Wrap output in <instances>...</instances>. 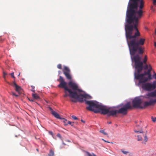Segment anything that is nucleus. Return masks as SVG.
<instances>
[{
    "mask_svg": "<svg viewBox=\"0 0 156 156\" xmlns=\"http://www.w3.org/2000/svg\"><path fill=\"white\" fill-rule=\"evenodd\" d=\"M147 75H148V78H147L148 79V80H151L152 79V78L151 77V73H149Z\"/></svg>",
    "mask_w": 156,
    "mask_h": 156,
    "instance_id": "5701e85b",
    "label": "nucleus"
},
{
    "mask_svg": "<svg viewBox=\"0 0 156 156\" xmlns=\"http://www.w3.org/2000/svg\"><path fill=\"white\" fill-rule=\"evenodd\" d=\"M3 41V39H2L1 37H0V41Z\"/></svg>",
    "mask_w": 156,
    "mask_h": 156,
    "instance_id": "a19ab883",
    "label": "nucleus"
},
{
    "mask_svg": "<svg viewBox=\"0 0 156 156\" xmlns=\"http://www.w3.org/2000/svg\"><path fill=\"white\" fill-rule=\"evenodd\" d=\"M156 0H153V4L154 5H156Z\"/></svg>",
    "mask_w": 156,
    "mask_h": 156,
    "instance_id": "c9c22d12",
    "label": "nucleus"
},
{
    "mask_svg": "<svg viewBox=\"0 0 156 156\" xmlns=\"http://www.w3.org/2000/svg\"><path fill=\"white\" fill-rule=\"evenodd\" d=\"M134 132L136 133H140L141 134L139 135H137V140L138 141H140L142 140V137L141 136H144V134L143 133V132L142 131H137L136 130H135Z\"/></svg>",
    "mask_w": 156,
    "mask_h": 156,
    "instance_id": "4468645a",
    "label": "nucleus"
},
{
    "mask_svg": "<svg viewBox=\"0 0 156 156\" xmlns=\"http://www.w3.org/2000/svg\"><path fill=\"white\" fill-rule=\"evenodd\" d=\"M62 71L66 78L69 80L71 79V76L70 74V71L68 67L64 66V69H63Z\"/></svg>",
    "mask_w": 156,
    "mask_h": 156,
    "instance_id": "1a4fd4ad",
    "label": "nucleus"
},
{
    "mask_svg": "<svg viewBox=\"0 0 156 156\" xmlns=\"http://www.w3.org/2000/svg\"><path fill=\"white\" fill-rule=\"evenodd\" d=\"M9 84L11 85L13 87H15V90L17 92H19L21 90V87L17 85L15 82H13L12 83H9Z\"/></svg>",
    "mask_w": 156,
    "mask_h": 156,
    "instance_id": "f8f14e48",
    "label": "nucleus"
},
{
    "mask_svg": "<svg viewBox=\"0 0 156 156\" xmlns=\"http://www.w3.org/2000/svg\"><path fill=\"white\" fill-rule=\"evenodd\" d=\"M11 77L13 78H15V77L14 75V73L13 72L10 74Z\"/></svg>",
    "mask_w": 156,
    "mask_h": 156,
    "instance_id": "2f4dec72",
    "label": "nucleus"
},
{
    "mask_svg": "<svg viewBox=\"0 0 156 156\" xmlns=\"http://www.w3.org/2000/svg\"><path fill=\"white\" fill-rule=\"evenodd\" d=\"M20 73H19V75H18V76H20Z\"/></svg>",
    "mask_w": 156,
    "mask_h": 156,
    "instance_id": "8fccbe9b",
    "label": "nucleus"
},
{
    "mask_svg": "<svg viewBox=\"0 0 156 156\" xmlns=\"http://www.w3.org/2000/svg\"><path fill=\"white\" fill-rule=\"evenodd\" d=\"M140 0H130L132 2H137V1H139Z\"/></svg>",
    "mask_w": 156,
    "mask_h": 156,
    "instance_id": "72a5a7b5",
    "label": "nucleus"
},
{
    "mask_svg": "<svg viewBox=\"0 0 156 156\" xmlns=\"http://www.w3.org/2000/svg\"><path fill=\"white\" fill-rule=\"evenodd\" d=\"M59 73H60V71H59Z\"/></svg>",
    "mask_w": 156,
    "mask_h": 156,
    "instance_id": "4d7b16f0",
    "label": "nucleus"
},
{
    "mask_svg": "<svg viewBox=\"0 0 156 156\" xmlns=\"http://www.w3.org/2000/svg\"><path fill=\"white\" fill-rule=\"evenodd\" d=\"M73 122H72V123L71 124H70L72 126H73Z\"/></svg>",
    "mask_w": 156,
    "mask_h": 156,
    "instance_id": "de8ad7c7",
    "label": "nucleus"
},
{
    "mask_svg": "<svg viewBox=\"0 0 156 156\" xmlns=\"http://www.w3.org/2000/svg\"><path fill=\"white\" fill-rule=\"evenodd\" d=\"M87 156H96V155L93 153H92V154H91L89 152H87Z\"/></svg>",
    "mask_w": 156,
    "mask_h": 156,
    "instance_id": "aec40b11",
    "label": "nucleus"
},
{
    "mask_svg": "<svg viewBox=\"0 0 156 156\" xmlns=\"http://www.w3.org/2000/svg\"><path fill=\"white\" fill-rule=\"evenodd\" d=\"M31 87L32 89L31 91L33 92L34 93L35 91V90H34L35 87L33 86H31Z\"/></svg>",
    "mask_w": 156,
    "mask_h": 156,
    "instance_id": "bb28decb",
    "label": "nucleus"
},
{
    "mask_svg": "<svg viewBox=\"0 0 156 156\" xmlns=\"http://www.w3.org/2000/svg\"><path fill=\"white\" fill-rule=\"evenodd\" d=\"M108 123L109 124H110L112 123V122H108Z\"/></svg>",
    "mask_w": 156,
    "mask_h": 156,
    "instance_id": "49530a36",
    "label": "nucleus"
},
{
    "mask_svg": "<svg viewBox=\"0 0 156 156\" xmlns=\"http://www.w3.org/2000/svg\"><path fill=\"white\" fill-rule=\"evenodd\" d=\"M156 97V90L154 91L148 93L145 96V98H146L149 99L150 97Z\"/></svg>",
    "mask_w": 156,
    "mask_h": 156,
    "instance_id": "9b49d317",
    "label": "nucleus"
},
{
    "mask_svg": "<svg viewBox=\"0 0 156 156\" xmlns=\"http://www.w3.org/2000/svg\"><path fill=\"white\" fill-rule=\"evenodd\" d=\"M49 110L51 111V113L55 118L60 119H61L59 115L55 111H54L51 107L49 108Z\"/></svg>",
    "mask_w": 156,
    "mask_h": 156,
    "instance_id": "ddd939ff",
    "label": "nucleus"
},
{
    "mask_svg": "<svg viewBox=\"0 0 156 156\" xmlns=\"http://www.w3.org/2000/svg\"><path fill=\"white\" fill-rule=\"evenodd\" d=\"M137 2L129 3V9L126 13V16L128 18V21L130 20L132 15L134 13V10L138 8Z\"/></svg>",
    "mask_w": 156,
    "mask_h": 156,
    "instance_id": "39448f33",
    "label": "nucleus"
},
{
    "mask_svg": "<svg viewBox=\"0 0 156 156\" xmlns=\"http://www.w3.org/2000/svg\"><path fill=\"white\" fill-rule=\"evenodd\" d=\"M139 1H140V5L139 6V9H142L144 7V2L143 0H140Z\"/></svg>",
    "mask_w": 156,
    "mask_h": 156,
    "instance_id": "f3484780",
    "label": "nucleus"
},
{
    "mask_svg": "<svg viewBox=\"0 0 156 156\" xmlns=\"http://www.w3.org/2000/svg\"><path fill=\"white\" fill-rule=\"evenodd\" d=\"M153 73L154 74V73H155L154 71H153Z\"/></svg>",
    "mask_w": 156,
    "mask_h": 156,
    "instance_id": "5fc2aeb1",
    "label": "nucleus"
},
{
    "mask_svg": "<svg viewBox=\"0 0 156 156\" xmlns=\"http://www.w3.org/2000/svg\"><path fill=\"white\" fill-rule=\"evenodd\" d=\"M60 82V83L58 85V87L64 89L65 90L67 91L69 93V97L72 99L71 101L74 103L77 102H83L84 101H85L86 99H91L92 97L89 95L86 94H82L77 93L76 92L73 91L71 89L69 88L66 86L67 83L64 81L63 78L60 76L59 79L57 80Z\"/></svg>",
    "mask_w": 156,
    "mask_h": 156,
    "instance_id": "7ed1b4c3",
    "label": "nucleus"
},
{
    "mask_svg": "<svg viewBox=\"0 0 156 156\" xmlns=\"http://www.w3.org/2000/svg\"><path fill=\"white\" fill-rule=\"evenodd\" d=\"M81 121L83 122H85V121H83L82 119L81 120Z\"/></svg>",
    "mask_w": 156,
    "mask_h": 156,
    "instance_id": "a18cd8bd",
    "label": "nucleus"
},
{
    "mask_svg": "<svg viewBox=\"0 0 156 156\" xmlns=\"http://www.w3.org/2000/svg\"><path fill=\"white\" fill-rule=\"evenodd\" d=\"M68 84L69 87L73 89V91L76 92L75 90H76L80 92H83V91L81 89L78 88V85L76 83L72 81H70L69 82ZM76 92H77L76 91Z\"/></svg>",
    "mask_w": 156,
    "mask_h": 156,
    "instance_id": "6e6552de",
    "label": "nucleus"
},
{
    "mask_svg": "<svg viewBox=\"0 0 156 156\" xmlns=\"http://www.w3.org/2000/svg\"><path fill=\"white\" fill-rule=\"evenodd\" d=\"M153 78L156 79V73H154V74L153 76Z\"/></svg>",
    "mask_w": 156,
    "mask_h": 156,
    "instance_id": "c756f323",
    "label": "nucleus"
},
{
    "mask_svg": "<svg viewBox=\"0 0 156 156\" xmlns=\"http://www.w3.org/2000/svg\"><path fill=\"white\" fill-rule=\"evenodd\" d=\"M36 150H37L38 151V149H36Z\"/></svg>",
    "mask_w": 156,
    "mask_h": 156,
    "instance_id": "603ef678",
    "label": "nucleus"
},
{
    "mask_svg": "<svg viewBox=\"0 0 156 156\" xmlns=\"http://www.w3.org/2000/svg\"><path fill=\"white\" fill-rule=\"evenodd\" d=\"M62 143L64 145H66V144H65L63 142H62Z\"/></svg>",
    "mask_w": 156,
    "mask_h": 156,
    "instance_id": "09e8293b",
    "label": "nucleus"
},
{
    "mask_svg": "<svg viewBox=\"0 0 156 156\" xmlns=\"http://www.w3.org/2000/svg\"><path fill=\"white\" fill-rule=\"evenodd\" d=\"M12 94L13 95H14V96H16V97H18V96L19 95H17L16 94H15L14 93H12Z\"/></svg>",
    "mask_w": 156,
    "mask_h": 156,
    "instance_id": "4c0bfd02",
    "label": "nucleus"
},
{
    "mask_svg": "<svg viewBox=\"0 0 156 156\" xmlns=\"http://www.w3.org/2000/svg\"><path fill=\"white\" fill-rule=\"evenodd\" d=\"M102 140L105 142H108V143H109V142L108 141H106L105 140H104V139H102Z\"/></svg>",
    "mask_w": 156,
    "mask_h": 156,
    "instance_id": "37998d69",
    "label": "nucleus"
},
{
    "mask_svg": "<svg viewBox=\"0 0 156 156\" xmlns=\"http://www.w3.org/2000/svg\"><path fill=\"white\" fill-rule=\"evenodd\" d=\"M85 103L89 105L86 108L87 110L93 111L96 113H100L104 115L107 114L108 116H116L117 113L126 115L127 110L132 108L130 102L127 103L123 107L118 110L111 109L102 104L95 101L85 100Z\"/></svg>",
    "mask_w": 156,
    "mask_h": 156,
    "instance_id": "f03ea898",
    "label": "nucleus"
},
{
    "mask_svg": "<svg viewBox=\"0 0 156 156\" xmlns=\"http://www.w3.org/2000/svg\"><path fill=\"white\" fill-rule=\"evenodd\" d=\"M54 155V151L51 149L50 150L49 152L48 155V156H53Z\"/></svg>",
    "mask_w": 156,
    "mask_h": 156,
    "instance_id": "6ab92c4d",
    "label": "nucleus"
},
{
    "mask_svg": "<svg viewBox=\"0 0 156 156\" xmlns=\"http://www.w3.org/2000/svg\"><path fill=\"white\" fill-rule=\"evenodd\" d=\"M67 141L68 142H70V141H69V140H67Z\"/></svg>",
    "mask_w": 156,
    "mask_h": 156,
    "instance_id": "3c124183",
    "label": "nucleus"
},
{
    "mask_svg": "<svg viewBox=\"0 0 156 156\" xmlns=\"http://www.w3.org/2000/svg\"><path fill=\"white\" fill-rule=\"evenodd\" d=\"M153 104V99L150 100L149 101H145L144 102H143L142 106L141 107L142 109H144L146 107L151 105Z\"/></svg>",
    "mask_w": 156,
    "mask_h": 156,
    "instance_id": "9d476101",
    "label": "nucleus"
},
{
    "mask_svg": "<svg viewBox=\"0 0 156 156\" xmlns=\"http://www.w3.org/2000/svg\"><path fill=\"white\" fill-rule=\"evenodd\" d=\"M32 96L34 99L36 100H39L40 99V97L37 93H33L32 94Z\"/></svg>",
    "mask_w": 156,
    "mask_h": 156,
    "instance_id": "dca6fc26",
    "label": "nucleus"
},
{
    "mask_svg": "<svg viewBox=\"0 0 156 156\" xmlns=\"http://www.w3.org/2000/svg\"><path fill=\"white\" fill-rule=\"evenodd\" d=\"M147 60V55H145L144 56V58L143 60V64L144 63L145 64V66H143V69H147L149 68V66H148L147 64H146V62Z\"/></svg>",
    "mask_w": 156,
    "mask_h": 156,
    "instance_id": "2eb2a0df",
    "label": "nucleus"
},
{
    "mask_svg": "<svg viewBox=\"0 0 156 156\" xmlns=\"http://www.w3.org/2000/svg\"><path fill=\"white\" fill-rule=\"evenodd\" d=\"M155 33L156 34V30H155Z\"/></svg>",
    "mask_w": 156,
    "mask_h": 156,
    "instance_id": "864d4df0",
    "label": "nucleus"
},
{
    "mask_svg": "<svg viewBox=\"0 0 156 156\" xmlns=\"http://www.w3.org/2000/svg\"><path fill=\"white\" fill-rule=\"evenodd\" d=\"M7 75V74L5 73V72H3V76L5 78V76Z\"/></svg>",
    "mask_w": 156,
    "mask_h": 156,
    "instance_id": "ea45409f",
    "label": "nucleus"
},
{
    "mask_svg": "<svg viewBox=\"0 0 156 156\" xmlns=\"http://www.w3.org/2000/svg\"><path fill=\"white\" fill-rule=\"evenodd\" d=\"M121 151L123 154H126L129 153V152L126 151H125L123 149H121Z\"/></svg>",
    "mask_w": 156,
    "mask_h": 156,
    "instance_id": "4be33fe9",
    "label": "nucleus"
},
{
    "mask_svg": "<svg viewBox=\"0 0 156 156\" xmlns=\"http://www.w3.org/2000/svg\"><path fill=\"white\" fill-rule=\"evenodd\" d=\"M153 104L156 102V100H153Z\"/></svg>",
    "mask_w": 156,
    "mask_h": 156,
    "instance_id": "79ce46f5",
    "label": "nucleus"
},
{
    "mask_svg": "<svg viewBox=\"0 0 156 156\" xmlns=\"http://www.w3.org/2000/svg\"><path fill=\"white\" fill-rule=\"evenodd\" d=\"M61 119H63V122L64 123L65 125L66 126V125H68V124L66 122H67V119H66L64 118H62Z\"/></svg>",
    "mask_w": 156,
    "mask_h": 156,
    "instance_id": "412c9836",
    "label": "nucleus"
},
{
    "mask_svg": "<svg viewBox=\"0 0 156 156\" xmlns=\"http://www.w3.org/2000/svg\"><path fill=\"white\" fill-rule=\"evenodd\" d=\"M71 117L74 119V120H77L78 119V118L76 116L73 115L71 116Z\"/></svg>",
    "mask_w": 156,
    "mask_h": 156,
    "instance_id": "c85d7f7f",
    "label": "nucleus"
},
{
    "mask_svg": "<svg viewBox=\"0 0 156 156\" xmlns=\"http://www.w3.org/2000/svg\"><path fill=\"white\" fill-rule=\"evenodd\" d=\"M59 73H60V71H59Z\"/></svg>",
    "mask_w": 156,
    "mask_h": 156,
    "instance_id": "6e6d98bb",
    "label": "nucleus"
},
{
    "mask_svg": "<svg viewBox=\"0 0 156 156\" xmlns=\"http://www.w3.org/2000/svg\"><path fill=\"white\" fill-rule=\"evenodd\" d=\"M49 133L50 135H52V136H53V132H52V131H49Z\"/></svg>",
    "mask_w": 156,
    "mask_h": 156,
    "instance_id": "f704fd0d",
    "label": "nucleus"
},
{
    "mask_svg": "<svg viewBox=\"0 0 156 156\" xmlns=\"http://www.w3.org/2000/svg\"><path fill=\"white\" fill-rule=\"evenodd\" d=\"M57 136L59 137L60 139H61L62 138L61 136V134L59 133L57 134Z\"/></svg>",
    "mask_w": 156,
    "mask_h": 156,
    "instance_id": "7c9ffc66",
    "label": "nucleus"
},
{
    "mask_svg": "<svg viewBox=\"0 0 156 156\" xmlns=\"http://www.w3.org/2000/svg\"><path fill=\"white\" fill-rule=\"evenodd\" d=\"M143 101L139 97L135 98L133 100L132 104L133 107L134 108L142 109Z\"/></svg>",
    "mask_w": 156,
    "mask_h": 156,
    "instance_id": "0eeeda50",
    "label": "nucleus"
},
{
    "mask_svg": "<svg viewBox=\"0 0 156 156\" xmlns=\"http://www.w3.org/2000/svg\"><path fill=\"white\" fill-rule=\"evenodd\" d=\"M130 54L131 55L133 56L132 59L135 63V68L137 69V73L134 74L135 78L139 80V83L147 82L148 81V79L144 76L151 73L152 69L151 65H149V68L147 71H144L143 73L140 74V73L143 69V63L141 61V58L139 54L134 55H134Z\"/></svg>",
    "mask_w": 156,
    "mask_h": 156,
    "instance_id": "20e7f679",
    "label": "nucleus"
},
{
    "mask_svg": "<svg viewBox=\"0 0 156 156\" xmlns=\"http://www.w3.org/2000/svg\"><path fill=\"white\" fill-rule=\"evenodd\" d=\"M100 132L105 135H107V133H106L104 130H100Z\"/></svg>",
    "mask_w": 156,
    "mask_h": 156,
    "instance_id": "b1692460",
    "label": "nucleus"
},
{
    "mask_svg": "<svg viewBox=\"0 0 156 156\" xmlns=\"http://www.w3.org/2000/svg\"><path fill=\"white\" fill-rule=\"evenodd\" d=\"M143 15L142 9H138L137 8L134 10L130 20L128 21L127 18L126 20L125 27L126 37L130 53L133 55L137 51L140 54H142L144 53L141 46L144 44L145 39L139 38L140 34L137 28L138 20L142 18Z\"/></svg>",
    "mask_w": 156,
    "mask_h": 156,
    "instance_id": "f257e3e1",
    "label": "nucleus"
},
{
    "mask_svg": "<svg viewBox=\"0 0 156 156\" xmlns=\"http://www.w3.org/2000/svg\"><path fill=\"white\" fill-rule=\"evenodd\" d=\"M28 99L29 101H31L33 102V101H34V99H30L28 98Z\"/></svg>",
    "mask_w": 156,
    "mask_h": 156,
    "instance_id": "58836bf2",
    "label": "nucleus"
},
{
    "mask_svg": "<svg viewBox=\"0 0 156 156\" xmlns=\"http://www.w3.org/2000/svg\"><path fill=\"white\" fill-rule=\"evenodd\" d=\"M151 119L152 121L154 122L156 121V117H154L153 116H152L151 117Z\"/></svg>",
    "mask_w": 156,
    "mask_h": 156,
    "instance_id": "393cba45",
    "label": "nucleus"
},
{
    "mask_svg": "<svg viewBox=\"0 0 156 156\" xmlns=\"http://www.w3.org/2000/svg\"><path fill=\"white\" fill-rule=\"evenodd\" d=\"M67 91L66 90H65V94L64 95V97H67L68 96H69V94H67Z\"/></svg>",
    "mask_w": 156,
    "mask_h": 156,
    "instance_id": "a878e982",
    "label": "nucleus"
},
{
    "mask_svg": "<svg viewBox=\"0 0 156 156\" xmlns=\"http://www.w3.org/2000/svg\"><path fill=\"white\" fill-rule=\"evenodd\" d=\"M139 83H141L142 88L144 90L151 91L156 88V81H153L152 83L146 82Z\"/></svg>",
    "mask_w": 156,
    "mask_h": 156,
    "instance_id": "423d86ee",
    "label": "nucleus"
},
{
    "mask_svg": "<svg viewBox=\"0 0 156 156\" xmlns=\"http://www.w3.org/2000/svg\"><path fill=\"white\" fill-rule=\"evenodd\" d=\"M154 46L155 47H156V42H154Z\"/></svg>",
    "mask_w": 156,
    "mask_h": 156,
    "instance_id": "c03bdc74",
    "label": "nucleus"
},
{
    "mask_svg": "<svg viewBox=\"0 0 156 156\" xmlns=\"http://www.w3.org/2000/svg\"><path fill=\"white\" fill-rule=\"evenodd\" d=\"M151 9L153 12H154L155 10V9L153 8V6H152L151 7Z\"/></svg>",
    "mask_w": 156,
    "mask_h": 156,
    "instance_id": "473e14b6",
    "label": "nucleus"
},
{
    "mask_svg": "<svg viewBox=\"0 0 156 156\" xmlns=\"http://www.w3.org/2000/svg\"><path fill=\"white\" fill-rule=\"evenodd\" d=\"M144 139L142 142V143L146 144V142L148 140V138L147 136L146 133L144 134Z\"/></svg>",
    "mask_w": 156,
    "mask_h": 156,
    "instance_id": "a211bd4d",
    "label": "nucleus"
},
{
    "mask_svg": "<svg viewBox=\"0 0 156 156\" xmlns=\"http://www.w3.org/2000/svg\"><path fill=\"white\" fill-rule=\"evenodd\" d=\"M72 122H71L70 121H68L67 123L68 124H68H71L72 123Z\"/></svg>",
    "mask_w": 156,
    "mask_h": 156,
    "instance_id": "e433bc0d",
    "label": "nucleus"
},
{
    "mask_svg": "<svg viewBox=\"0 0 156 156\" xmlns=\"http://www.w3.org/2000/svg\"><path fill=\"white\" fill-rule=\"evenodd\" d=\"M57 68L59 69H61L62 68V65L61 64H59L58 65Z\"/></svg>",
    "mask_w": 156,
    "mask_h": 156,
    "instance_id": "cd10ccee",
    "label": "nucleus"
}]
</instances>
